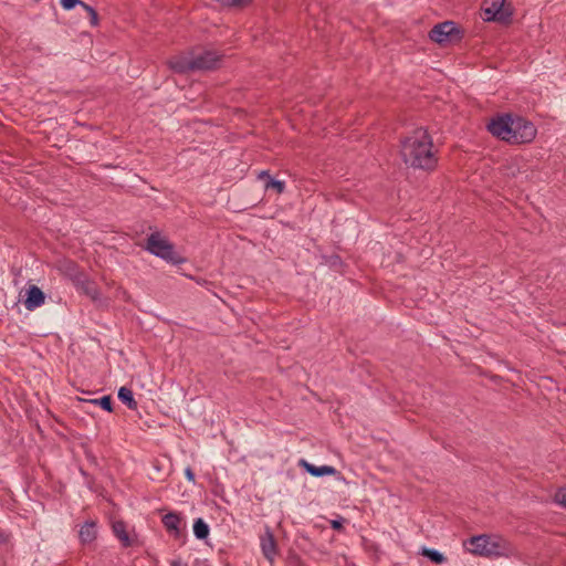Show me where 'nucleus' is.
Here are the masks:
<instances>
[{
	"label": "nucleus",
	"mask_w": 566,
	"mask_h": 566,
	"mask_svg": "<svg viewBox=\"0 0 566 566\" xmlns=\"http://www.w3.org/2000/svg\"><path fill=\"white\" fill-rule=\"evenodd\" d=\"M431 135L423 127L413 129L400 140L402 161L413 168L432 171L438 165Z\"/></svg>",
	"instance_id": "nucleus-1"
},
{
	"label": "nucleus",
	"mask_w": 566,
	"mask_h": 566,
	"mask_svg": "<svg viewBox=\"0 0 566 566\" xmlns=\"http://www.w3.org/2000/svg\"><path fill=\"white\" fill-rule=\"evenodd\" d=\"M464 547L468 552L484 557L501 556L505 549L501 537L489 534L471 536L464 542Z\"/></svg>",
	"instance_id": "nucleus-2"
},
{
	"label": "nucleus",
	"mask_w": 566,
	"mask_h": 566,
	"mask_svg": "<svg viewBox=\"0 0 566 566\" xmlns=\"http://www.w3.org/2000/svg\"><path fill=\"white\" fill-rule=\"evenodd\" d=\"M146 250L174 265L182 264L186 261V259L175 250L174 243L157 231L147 237Z\"/></svg>",
	"instance_id": "nucleus-3"
},
{
	"label": "nucleus",
	"mask_w": 566,
	"mask_h": 566,
	"mask_svg": "<svg viewBox=\"0 0 566 566\" xmlns=\"http://www.w3.org/2000/svg\"><path fill=\"white\" fill-rule=\"evenodd\" d=\"M483 19L485 21L509 24L513 10L506 0H484L482 4Z\"/></svg>",
	"instance_id": "nucleus-4"
},
{
	"label": "nucleus",
	"mask_w": 566,
	"mask_h": 566,
	"mask_svg": "<svg viewBox=\"0 0 566 566\" xmlns=\"http://www.w3.org/2000/svg\"><path fill=\"white\" fill-rule=\"evenodd\" d=\"M537 129L535 125L522 116H514L511 135L506 143L511 145L528 144L536 137Z\"/></svg>",
	"instance_id": "nucleus-5"
},
{
	"label": "nucleus",
	"mask_w": 566,
	"mask_h": 566,
	"mask_svg": "<svg viewBox=\"0 0 566 566\" xmlns=\"http://www.w3.org/2000/svg\"><path fill=\"white\" fill-rule=\"evenodd\" d=\"M429 38L439 44L455 43L462 40L463 30L453 21H444L430 30Z\"/></svg>",
	"instance_id": "nucleus-6"
},
{
	"label": "nucleus",
	"mask_w": 566,
	"mask_h": 566,
	"mask_svg": "<svg viewBox=\"0 0 566 566\" xmlns=\"http://www.w3.org/2000/svg\"><path fill=\"white\" fill-rule=\"evenodd\" d=\"M514 116L502 114L493 117L488 124V130L496 138L506 142L511 135Z\"/></svg>",
	"instance_id": "nucleus-7"
},
{
	"label": "nucleus",
	"mask_w": 566,
	"mask_h": 566,
	"mask_svg": "<svg viewBox=\"0 0 566 566\" xmlns=\"http://www.w3.org/2000/svg\"><path fill=\"white\" fill-rule=\"evenodd\" d=\"M192 64L196 71H211L219 66L221 56L214 51H202L198 54H192Z\"/></svg>",
	"instance_id": "nucleus-8"
},
{
	"label": "nucleus",
	"mask_w": 566,
	"mask_h": 566,
	"mask_svg": "<svg viewBox=\"0 0 566 566\" xmlns=\"http://www.w3.org/2000/svg\"><path fill=\"white\" fill-rule=\"evenodd\" d=\"M76 290L90 297L94 303L102 301V293L98 285L85 274L78 273L74 277Z\"/></svg>",
	"instance_id": "nucleus-9"
},
{
	"label": "nucleus",
	"mask_w": 566,
	"mask_h": 566,
	"mask_svg": "<svg viewBox=\"0 0 566 566\" xmlns=\"http://www.w3.org/2000/svg\"><path fill=\"white\" fill-rule=\"evenodd\" d=\"M161 523L167 533L176 539L185 537L182 526H186L184 517L180 513L169 512L161 518Z\"/></svg>",
	"instance_id": "nucleus-10"
},
{
	"label": "nucleus",
	"mask_w": 566,
	"mask_h": 566,
	"mask_svg": "<svg viewBox=\"0 0 566 566\" xmlns=\"http://www.w3.org/2000/svg\"><path fill=\"white\" fill-rule=\"evenodd\" d=\"M260 545L263 556L270 563H273L279 551L274 534L269 526L265 527L264 534L260 537Z\"/></svg>",
	"instance_id": "nucleus-11"
},
{
	"label": "nucleus",
	"mask_w": 566,
	"mask_h": 566,
	"mask_svg": "<svg viewBox=\"0 0 566 566\" xmlns=\"http://www.w3.org/2000/svg\"><path fill=\"white\" fill-rule=\"evenodd\" d=\"M298 467L303 468L308 474L315 478H321L325 475H335L338 471L332 465H314L307 462L305 459H301L298 461Z\"/></svg>",
	"instance_id": "nucleus-12"
},
{
	"label": "nucleus",
	"mask_w": 566,
	"mask_h": 566,
	"mask_svg": "<svg viewBox=\"0 0 566 566\" xmlns=\"http://www.w3.org/2000/svg\"><path fill=\"white\" fill-rule=\"evenodd\" d=\"M45 301V295L43 291L36 285H30L27 290V298L24 300V305L27 310L33 311L36 307L41 306Z\"/></svg>",
	"instance_id": "nucleus-13"
},
{
	"label": "nucleus",
	"mask_w": 566,
	"mask_h": 566,
	"mask_svg": "<svg viewBox=\"0 0 566 566\" xmlns=\"http://www.w3.org/2000/svg\"><path fill=\"white\" fill-rule=\"evenodd\" d=\"M170 69L178 74H187L195 72L192 59L187 55L174 56L169 60Z\"/></svg>",
	"instance_id": "nucleus-14"
},
{
	"label": "nucleus",
	"mask_w": 566,
	"mask_h": 566,
	"mask_svg": "<svg viewBox=\"0 0 566 566\" xmlns=\"http://www.w3.org/2000/svg\"><path fill=\"white\" fill-rule=\"evenodd\" d=\"M97 526L93 521L85 522L78 532V537L82 544H90L96 539Z\"/></svg>",
	"instance_id": "nucleus-15"
},
{
	"label": "nucleus",
	"mask_w": 566,
	"mask_h": 566,
	"mask_svg": "<svg viewBox=\"0 0 566 566\" xmlns=\"http://www.w3.org/2000/svg\"><path fill=\"white\" fill-rule=\"evenodd\" d=\"M117 397L125 406H127L128 409L137 410L138 403L135 400L134 394L129 388L125 386L120 387L118 389Z\"/></svg>",
	"instance_id": "nucleus-16"
},
{
	"label": "nucleus",
	"mask_w": 566,
	"mask_h": 566,
	"mask_svg": "<svg viewBox=\"0 0 566 566\" xmlns=\"http://www.w3.org/2000/svg\"><path fill=\"white\" fill-rule=\"evenodd\" d=\"M113 532L122 542L124 547H129L132 545L130 538L126 531V524L123 521H117L113 524Z\"/></svg>",
	"instance_id": "nucleus-17"
},
{
	"label": "nucleus",
	"mask_w": 566,
	"mask_h": 566,
	"mask_svg": "<svg viewBox=\"0 0 566 566\" xmlns=\"http://www.w3.org/2000/svg\"><path fill=\"white\" fill-rule=\"evenodd\" d=\"M192 527L193 534L198 539H206L209 536L210 528L209 525L203 521V518H196Z\"/></svg>",
	"instance_id": "nucleus-18"
},
{
	"label": "nucleus",
	"mask_w": 566,
	"mask_h": 566,
	"mask_svg": "<svg viewBox=\"0 0 566 566\" xmlns=\"http://www.w3.org/2000/svg\"><path fill=\"white\" fill-rule=\"evenodd\" d=\"M420 554L438 565L443 564L447 560V557L434 548L422 547Z\"/></svg>",
	"instance_id": "nucleus-19"
},
{
	"label": "nucleus",
	"mask_w": 566,
	"mask_h": 566,
	"mask_svg": "<svg viewBox=\"0 0 566 566\" xmlns=\"http://www.w3.org/2000/svg\"><path fill=\"white\" fill-rule=\"evenodd\" d=\"M91 403L98 405L103 410L107 412L113 411V398L109 395L103 396L98 399L90 400Z\"/></svg>",
	"instance_id": "nucleus-20"
},
{
	"label": "nucleus",
	"mask_w": 566,
	"mask_h": 566,
	"mask_svg": "<svg viewBox=\"0 0 566 566\" xmlns=\"http://www.w3.org/2000/svg\"><path fill=\"white\" fill-rule=\"evenodd\" d=\"M265 189H274L277 193H283L285 190V182L271 177L265 181Z\"/></svg>",
	"instance_id": "nucleus-21"
},
{
	"label": "nucleus",
	"mask_w": 566,
	"mask_h": 566,
	"mask_svg": "<svg viewBox=\"0 0 566 566\" xmlns=\"http://www.w3.org/2000/svg\"><path fill=\"white\" fill-rule=\"evenodd\" d=\"M90 17V23L92 27H97L99 23L97 11L90 4L85 3L82 7Z\"/></svg>",
	"instance_id": "nucleus-22"
},
{
	"label": "nucleus",
	"mask_w": 566,
	"mask_h": 566,
	"mask_svg": "<svg viewBox=\"0 0 566 566\" xmlns=\"http://www.w3.org/2000/svg\"><path fill=\"white\" fill-rule=\"evenodd\" d=\"M60 3L64 10L70 11L77 6L83 7L84 1H82V0H60Z\"/></svg>",
	"instance_id": "nucleus-23"
},
{
	"label": "nucleus",
	"mask_w": 566,
	"mask_h": 566,
	"mask_svg": "<svg viewBox=\"0 0 566 566\" xmlns=\"http://www.w3.org/2000/svg\"><path fill=\"white\" fill-rule=\"evenodd\" d=\"M554 500L556 503L566 507V488H560L556 491Z\"/></svg>",
	"instance_id": "nucleus-24"
},
{
	"label": "nucleus",
	"mask_w": 566,
	"mask_h": 566,
	"mask_svg": "<svg viewBox=\"0 0 566 566\" xmlns=\"http://www.w3.org/2000/svg\"><path fill=\"white\" fill-rule=\"evenodd\" d=\"M345 518L339 516L338 518L336 520H332L329 523H331V527L334 530V531H337V532H343L344 531V523H345Z\"/></svg>",
	"instance_id": "nucleus-25"
},
{
	"label": "nucleus",
	"mask_w": 566,
	"mask_h": 566,
	"mask_svg": "<svg viewBox=\"0 0 566 566\" xmlns=\"http://www.w3.org/2000/svg\"><path fill=\"white\" fill-rule=\"evenodd\" d=\"M185 476L187 478V480L189 482H195V472L192 471V469L190 467L186 468L185 470Z\"/></svg>",
	"instance_id": "nucleus-26"
},
{
	"label": "nucleus",
	"mask_w": 566,
	"mask_h": 566,
	"mask_svg": "<svg viewBox=\"0 0 566 566\" xmlns=\"http://www.w3.org/2000/svg\"><path fill=\"white\" fill-rule=\"evenodd\" d=\"M259 178H260V179H265V180L268 181V180L271 178V176H270L269 171L263 170V171H261V172L259 174Z\"/></svg>",
	"instance_id": "nucleus-27"
},
{
	"label": "nucleus",
	"mask_w": 566,
	"mask_h": 566,
	"mask_svg": "<svg viewBox=\"0 0 566 566\" xmlns=\"http://www.w3.org/2000/svg\"><path fill=\"white\" fill-rule=\"evenodd\" d=\"M171 566H188V565L178 559V560H172Z\"/></svg>",
	"instance_id": "nucleus-28"
}]
</instances>
